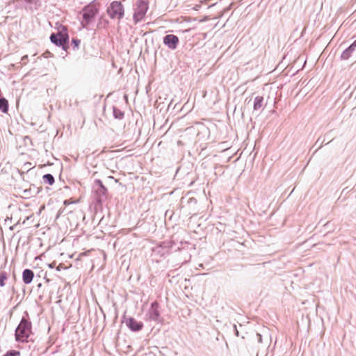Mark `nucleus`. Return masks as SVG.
I'll list each match as a JSON object with an SVG mask.
<instances>
[{"mask_svg":"<svg viewBox=\"0 0 356 356\" xmlns=\"http://www.w3.org/2000/svg\"><path fill=\"white\" fill-rule=\"evenodd\" d=\"M31 334L32 323L29 319L23 317L15 330V339L19 342H27Z\"/></svg>","mask_w":356,"mask_h":356,"instance_id":"nucleus-1","label":"nucleus"},{"mask_svg":"<svg viewBox=\"0 0 356 356\" xmlns=\"http://www.w3.org/2000/svg\"><path fill=\"white\" fill-rule=\"evenodd\" d=\"M83 19L81 21V26L84 29H88L90 24L94 22L97 15L99 13V8L92 2L84 6L81 12Z\"/></svg>","mask_w":356,"mask_h":356,"instance_id":"nucleus-2","label":"nucleus"},{"mask_svg":"<svg viewBox=\"0 0 356 356\" xmlns=\"http://www.w3.org/2000/svg\"><path fill=\"white\" fill-rule=\"evenodd\" d=\"M106 12L111 19L120 20L124 15V6L120 1H113L108 6Z\"/></svg>","mask_w":356,"mask_h":356,"instance_id":"nucleus-3","label":"nucleus"},{"mask_svg":"<svg viewBox=\"0 0 356 356\" xmlns=\"http://www.w3.org/2000/svg\"><path fill=\"white\" fill-rule=\"evenodd\" d=\"M148 8V0H136L133 16L135 24L138 23L144 18Z\"/></svg>","mask_w":356,"mask_h":356,"instance_id":"nucleus-4","label":"nucleus"},{"mask_svg":"<svg viewBox=\"0 0 356 356\" xmlns=\"http://www.w3.org/2000/svg\"><path fill=\"white\" fill-rule=\"evenodd\" d=\"M147 319L156 323L161 322V313L159 311V304L154 301L151 304L150 308L146 314Z\"/></svg>","mask_w":356,"mask_h":356,"instance_id":"nucleus-5","label":"nucleus"},{"mask_svg":"<svg viewBox=\"0 0 356 356\" xmlns=\"http://www.w3.org/2000/svg\"><path fill=\"white\" fill-rule=\"evenodd\" d=\"M69 37L67 34L62 33H51L50 35V40L52 43L58 47H62L63 49H66V44L68 42Z\"/></svg>","mask_w":356,"mask_h":356,"instance_id":"nucleus-6","label":"nucleus"},{"mask_svg":"<svg viewBox=\"0 0 356 356\" xmlns=\"http://www.w3.org/2000/svg\"><path fill=\"white\" fill-rule=\"evenodd\" d=\"M93 188L97 195V200L101 202L106 198V193L107 191L106 188L104 186L102 181L99 179H96L94 183Z\"/></svg>","mask_w":356,"mask_h":356,"instance_id":"nucleus-7","label":"nucleus"},{"mask_svg":"<svg viewBox=\"0 0 356 356\" xmlns=\"http://www.w3.org/2000/svg\"><path fill=\"white\" fill-rule=\"evenodd\" d=\"M163 44L167 46L170 49H177L178 44L179 42V38L173 34H168L166 35L163 38Z\"/></svg>","mask_w":356,"mask_h":356,"instance_id":"nucleus-8","label":"nucleus"},{"mask_svg":"<svg viewBox=\"0 0 356 356\" xmlns=\"http://www.w3.org/2000/svg\"><path fill=\"white\" fill-rule=\"evenodd\" d=\"M127 327L134 332H138L142 330L143 323L142 322L137 321L134 318L130 317L126 321Z\"/></svg>","mask_w":356,"mask_h":356,"instance_id":"nucleus-9","label":"nucleus"},{"mask_svg":"<svg viewBox=\"0 0 356 356\" xmlns=\"http://www.w3.org/2000/svg\"><path fill=\"white\" fill-rule=\"evenodd\" d=\"M266 103L264 102V99L262 96H257L254 99L253 103V112H259L262 109H264Z\"/></svg>","mask_w":356,"mask_h":356,"instance_id":"nucleus-10","label":"nucleus"},{"mask_svg":"<svg viewBox=\"0 0 356 356\" xmlns=\"http://www.w3.org/2000/svg\"><path fill=\"white\" fill-rule=\"evenodd\" d=\"M34 277V273L31 269H25L22 273V280L24 284H30Z\"/></svg>","mask_w":356,"mask_h":356,"instance_id":"nucleus-11","label":"nucleus"},{"mask_svg":"<svg viewBox=\"0 0 356 356\" xmlns=\"http://www.w3.org/2000/svg\"><path fill=\"white\" fill-rule=\"evenodd\" d=\"M356 49V42H354L353 44H351L347 49H346L343 53L341 54V58L343 60H347L348 59L353 52Z\"/></svg>","mask_w":356,"mask_h":356,"instance_id":"nucleus-12","label":"nucleus"},{"mask_svg":"<svg viewBox=\"0 0 356 356\" xmlns=\"http://www.w3.org/2000/svg\"><path fill=\"white\" fill-rule=\"evenodd\" d=\"M0 111L4 113L8 111V102L4 97H0Z\"/></svg>","mask_w":356,"mask_h":356,"instance_id":"nucleus-13","label":"nucleus"},{"mask_svg":"<svg viewBox=\"0 0 356 356\" xmlns=\"http://www.w3.org/2000/svg\"><path fill=\"white\" fill-rule=\"evenodd\" d=\"M42 179L44 183L49 185H52L55 181L54 177L51 174H45L43 175Z\"/></svg>","mask_w":356,"mask_h":356,"instance_id":"nucleus-14","label":"nucleus"},{"mask_svg":"<svg viewBox=\"0 0 356 356\" xmlns=\"http://www.w3.org/2000/svg\"><path fill=\"white\" fill-rule=\"evenodd\" d=\"M7 273L5 271L0 272V286H5V281L7 280Z\"/></svg>","mask_w":356,"mask_h":356,"instance_id":"nucleus-15","label":"nucleus"},{"mask_svg":"<svg viewBox=\"0 0 356 356\" xmlns=\"http://www.w3.org/2000/svg\"><path fill=\"white\" fill-rule=\"evenodd\" d=\"M113 115L116 119H122L124 117V113L116 108H113Z\"/></svg>","mask_w":356,"mask_h":356,"instance_id":"nucleus-16","label":"nucleus"},{"mask_svg":"<svg viewBox=\"0 0 356 356\" xmlns=\"http://www.w3.org/2000/svg\"><path fill=\"white\" fill-rule=\"evenodd\" d=\"M20 353L17 350H12L8 351L3 356H19Z\"/></svg>","mask_w":356,"mask_h":356,"instance_id":"nucleus-17","label":"nucleus"},{"mask_svg":"<svg viewBox=\"0 0 356 356\" xmlns=\"http://www.w3.org/2000/svg\"><path fill=\"white\" fill-rule=\"evenodd\" d=\"M72 42L74 44V47L77 48L80 44L81 41L79 39L73 38Z\"/></svg>","mask_w":356,"mask_h":356,"instance_id":"nucleus-18","label":"nucleus"},{"mask_svg":"<svg viewBox=\"0 0 356 356\" xmlns=\"http://www.w3.org/2000/svg\"><path fill=\"white\" fill-rule=\"evenodd\" d=\"M55 264H56V263H55V262H52V263H51V264H48V266H49V268H54V266H55Z\"/></svg>","mask_w":356,"mask_h":356,"instance_id":"nucleus-19","label":"nucleus"},{"mask_svg":"<svg viewBox=\"0 0 356 356\" xmlns=\"http://www.w3.org/2000/svg\"><path fill=\"white\" fill-rule=\"evenodd\" d=\"M63 268V266L62 264H59L57 267H56V270L57 271H60L61 269Z\"/></svg>","mask_w":356,"mask_h":356,"instance_id":"nucleus-20","label":"nucleus"},{"mask_svg":"<svg viewBox=\"0 0 356 356\" xmlns=\"http://www.w3.org/2000/svg\"><path fill=\"white\" fill-rule=\"evenodd\" d=\"M318 144H321V142H320V138L316 140V144H318Z\"/></svg>","mask_w":356,"mask_h":356,"instance_id":"nucleus-21","label":"nucleus"},{"mask_svg":"<svg viewBox=\"0 0 356 356\" xmlns=\"http://www.w3.org/2000/svg\"><path fill=\"white\" fill-rule=\"evenodd\" d=\"M318 144H321V142H320V138L316 140V144H318Z\"/></svg>","mask_w":356,"mask_h":356,"instance_id":"nucleus-22","label":"nucleus"},{"mask_svg":"<svg viewBox=\"0 0 356 356\" xmlns=\"http://www.w3.org/2000/svg\"><path fill=\"white\" fill-rule=\"evenodd\" d=\"M257 335H258V336H259V341H261V334H258Z\"/></svg>","mask_w":356,"mask_h":356,"instance_id":"nucleus-23","label":"nucleus"},{"mask_svg":"<svg viewBox=\"0 0 356 356\" xmlns=\"http://www.w3.org/2000/svg\"><path fill=\"white\" fill-rule=\"evenodd\" d=\"M27 57H28L27 56H23V57H22V60H26V58H27Z\"/></svg>","mask_w":356,"mask_h":356,"instance_id":"nucleus-24","label":"nucleus"},{"mask_svg":"<svg viewBox=\"0 0 356 356\" xmlns=\"http://www.w3.org/2000/svg\"><path fill=\"white\" fill-rule=\"evenodd\" d=\"M323 143V141L321 142V143L320 144L319 147H318V149L321 148L322 147V143Z\"/></svg>","mask_w":356,"mask_h":356,"instance_id":"nucleus-25","label":"nucleus"}]
</instances>
